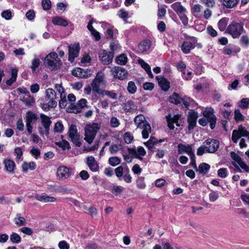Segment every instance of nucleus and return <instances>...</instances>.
Here are the masks:
<instances>
[{"instance_id": "obj_54", "label": "nucleus", "mask_w": 249, "mask_h": 249, "mask_svg": "<svg viewBox=\"0 0 249 249\" xmlns=\"http://www.w3.org/2000/svg\"><path fill=\"white\" fill-rule=\"evenodd\" d=\"M210 7L206 8L202 13V17L205 19H209L212 15V11L210 9Z\"/></svg>"}, {"instance_id": "obj_39", "label": "nucleus", "mask_w": 249, "mask_h": 249, "mask_svg": "<svg viewBox=\"0 0 249 249\" xmlns=\"http://www.w3.org/2000/svg\"><path fill=\"white\" fill-rule=\"evenodd\" d=\"M158 143V141L154 137H150L149 140L144 142V144L149 149L152 150Z\"/></svg>"}, {"instance_id": "obj_43", "label": "nucleus", "mask_w": 249, "mask_h": 249, "mask_svg": "<svg viewBox=\"0 0 249 249\" xmlns=\"http://www.w3.org/2000/svg\"><path fill=\"white\" fill-rule=\"evenodd\" d=\"M18 74V70L16 69H13L12 70V75L10 79L6 81L7 85L11 86L12 84L16 81Z\"/></svg>"}, {"instance_id": "obj_18", "label": "nucleus", "mask_w": 249, "mask_h": 249, "mask_svg": "<svg viewBox=\"0 0 249 249\" xmlns=\"http://www.w3.org/2000/svg\"><path fill=\"white\" fill-rule=\"evenodd\" d=\"M231 158L240 166V167L244 169L246 172L249 171V167L248 165L242 160L239 156L233 152L231 153Z\"/></svg>"}, {"instance_id": "obj_53", "label": "nucleus", "mask_w": 249, "mask_h": 249, "mask_svg": "<svg viewBox=\"0 0 249 249\" xmlns=\"http://www.w3.org/2000/svg\"><path fill=\"white\" fill-rule=\"evenodd\" d=\"M1 17L6 20H10L12 18V13L10 10L3 11L1 14Z\"/></svg>"}, {"instance_id": "obj_42", "label": "nucleus", "mask_w": 249, "mask_h": 249, "mask_svg": "<svg viewBox=\"0 0 249 249\" xmlns=\"http://www.w3.org/2000/svg\"><path fill=\"white\" fill-rule=\"evenodd\" d=\"M169 101L171 103L175 104H178L180 103L182 101V98L179 95L176 93H174L171 96L169 97Z\"/></svg>"}, {"instance_id": "obj_20", "label": "nucleus", "mask_w": 249, "mask_h": 249, "mask_svg": "<svg viewBox=\"0 0 249 249\" xmlns=\"http://www.w3.org/2000/svg\"><path fill=\"white\" fill-rule=\"evenodd\" d=\"M87 164L92 172H97L99 169V164L93 156L88 157L86 159Z\"/></svg>"}, {"instance_id": "obj_45", "label": "nucleus", "mask_w": 249, "mask_h": 249, "mask_svg": "<svg viewBox=\"0 0 249 249\" xmlns=\"http://www.w3.org/2000/svg\"><path fill=\"white\" fill-rule=\"evenodd\" d=\"M55 144L64 150L66 149L69 150L71 148L69 142L65 140H63L62 141L56 142Z\"/></svg>"}, {"instance_id": "obj_47", "label": "nucleus", "mask_w": 249, "mask_h": 249, "mask_svg": "<svg viewBox=\"0 0 249 249\" xmlns=\"http://www.w3.org/2000/svg\"><path fill=\"white\" fill-rule=\"evenodd\" d=\"M238 106L242 109H246L249 107V98H243L238 103Z\"/></svg>"}, {"instance_id": "obj_50", "label": "nucleus", "mask_w": 249, "mask_h": 249, "mask_svg": "<svg viewBox=\"0 0 249 249\" xmlns=\"http://www.w3.org/2000/svg\"><path fill=\"white\" fill-rule=\"evenodd\" d=\"M137 87L134 82L130 81L128 83L127 90L129 93L134 94L137 91Z\"/></svg>"}, {"instance_id": "obj_26", "label": "nucleus", "mask_w": 249, "mask_h": 249, "mask_svg": "<svg viewBox=\"0 0 249 249\" xmlns=\"http://www.w3.org/2000/svg\"><path fill=\"white\" fill-rule=\"evenodd\" d=\"M202 5L199 4H195L192 6L191 12L195 17L201 18L202 17Z\"/></svg>"}, {"instance_id": "obj_48", "label": "nucleus", "mask_w": 249, "mask_h": 249, "mask_svg": "<svg viewBox=\"0 0 249 249\" xmlns=\"http://www.w3.org/2000/svg\"><path fill=\"white\" fill-rule=\"evenodd\" d=\"M121 162V159L116 156L110 157L108 159L109 164L112 166H116L119 165Z\"/></svg>"}, {"instance_id": "obj_16", "label": "nucleus", "mask_w": 249, "mask_h": 249, "mask_svg": "<svg viewBox=\"0 0 249 249\" xmlns=\"http://www.w3.org/2000/svg\"><path fill=\"white\" fill-rule=\"evenodd\" d=\"M56 174L57 178L62 180L68 178L71 175L70 169L64 166L58 167Z\"/></svg>"}, {"instance_id": "obj_29", "label": "nucleus", "mask_w": 249, "mask_h": 249, "mask_svg": "<svg viewBox=\"0 0 249 249\" xmlns=\"http://www.w3.org/2000/svg\"><path fill=\"white\" fill-rule=\"evenodd\" d=\"M124 108L127 111L134 113L138 109V107L134 102L129 100L124 104Z\"/></svg>"}, {"instance_id": "obj_17", "label": "nucleus", "mask_w": 249, "mask_h": 249, "mask_svg": "<svg viewBox=\"0 0 249 249\" xmlns=\"http://www.w3.org/2000/svg\"><path fill=\"white\" fill-rule=\"evenodd\" d=\"M100 59L104 64H108L111 62L113 54L105 50L102 51L99 54Z\"/></svg>"}, {"instance_id": "obj_41", "label": "nucleus", "mask_w": 249, "mask_h": 249, "mask_svg": "<svg viewBox=\"0 0 249 249\" xmlns=\"http://www.w3.org/2000/svg\"><path fill=\"white\" fill-rule=\"evenodd\" d=\"M100 95L103 96H107L114 100H116L118 98L117 94L113 90H104Z\"/></svg>"}, {"instance_id": "obj_2", "label": "nucleus", "mask_w": 249, "mask_h": 249, "mask_svg": "<svg viewBox=\"0 0 249 249\" xmlns=\"http://www.w3.org/2000/svg\"><path fill=\"white\" fill-rule=\"evenodd\" d=\"M57 98L54 90L52 88L47 89L45 91V101L47 102L41 104L42 108L48 111L52 108L55 107L57 105Z\"/></svg>"}, {"instance_id": "obj_62", "label": "nucleus", "mask_w": 249, "mask_h": 249, "mask_svg": "<svg viewBox=\"0 0 249 249\" xmlns=\"http://www.w3.org/2000/svg\"><path fill=\"white\" fill-rule=\"evenodd\" d=\"M54 89L60 94V96L66 94L65 92L64 89L61 84H56L54 86Z\"/></svg>"}, {"instance_id": "obj_1", "label": "nucleus", "mask_w": 249, "mask_h": 249, "mask_svg": "<svg viewBox=\"0 0 249 249\" xmlns=\"http://www.w3.org/2000/svg\"><path fill=\"white\" fill-rule=\"evenodd\" d=\"M107 82L104 73L98 72L90 84V89L95 94L100 95L106 87Z\"/></svg>"}, {"instance_id": "obj_25", "label": "nucleus", "mask_w": 249, "mask_h": 249, "mask_svg": "<svg viewBox=\"0 0 249 249\" xmlns=\"http://www.w3.org/2000/svg\"><path fill=\"white\" fill-rule=\"evenodd\" d=\"M35 197L36 199L43 203L53 202L56 201L54 197L49 196L45 194H36Z\"/></svg>"}, {"instance_id": "obj_34", "label": "nucleus", "mask_w": 249, "mask_h": 249, "mask_svg": "<svg viewBox=\"0 0 249 249\" xmlns=\"http://www.w3.org/2000/svg\"><path fill=\"white\" fill-rule=\"evenodd\" d=\"M21 100L27 106H31L33 105L35 102V99L30 93L25 95L22 98Z\"/></svg>"}, {"instance_id": "obj_57", "label": "nucleus", "mask_w": 249, "mask_h": 249, "mask_svg": "<svg viewBox=\"0 0 249 249\" xmlns=\"http://www.w3.org/2000/svg\"><path fill=\"white\" fill-rule=\"evenodd\" d=\"M201 3L204 4L207 7H213L215 5V0H200Z\"/></svg>"}, {"instance_id": "obj_37", "label": "nucleus", "mask_w": 249, "mask_h": 249, "mask_svg": "<svg viewBox=\"0 0 249 249\" xmlns=\"http://www.w3.org/2000/svg\"><path fill=\"white\" fill-rule=\"evenodd\" d=\"M223 5L227 8H231L235 6L238 3L239 0H222Z\"/></svg>"}, {"instance_id": "obj_8", "label": "nucleus", "mask_w": 249, "mask_h": 249, "mask_svg": "<svg viewBox=\"0 0 249 249\" xmlns=\"http://www.w3.org/2000/svg\"><path fill=\"white\" fill-rule=\"evenodd\" d=\"M40 119L41 124L44 129L42 127H40L39 128V133L42 136L44 135H48L49 134L50 127L52 124L51 118L45 115L41 114Z\"/></svg>"}, {"instance_id": "obj_27", "label": "nucleus", "mask_w": 249, "mask_h": 249, "mask_svg": "<svg viewBox=\"0 0 249 249\" xmlns=\"http://www.w3.org/2000/svg\"><path fill=\"white\" fill-rule=\"evenodd\" d=\"M171 7L178 15H182L187 12L186 9L179 2L174 3L171 5Z\"/></svg>"}, {"instance_id": "obj_12", "label": "nucleus", "mask_w": 249, "mask_h": 249, "mask_svg": "<svg viewBox=\"0 0 249 249\" xmlns=\"http://www.w3.org/2000/svg\"><path fill=\"white\" fill-rule=\"evenodd\" d=\"M203 144L206 147V152L210 153H214L218 149L219 142L218 141L208 139L204 142Z\"/></svg>"}, {"instance_id": "obj_51", "label": "nucleus", "mask_w": 249, "mask_h": 249, "mask_svg": "<svg viewBox=\"0 0 249 249\" xmlns=\"http://www.w3.org/2000/svg\"><path fill=\"white\" fill-rule=\"evenodd\" d=\"M136 184L138 188L143 189L146 185L144 182V178L142 177H139L136 180Z\"/></svg>"}, {"instance_id": "obj_7", "label": "nucleus", "mask_w": 249, "mask_h": 249, "mask_svg": "<svg viewBox=\"0 0 249 249\" xmlns=\"http://www.w3.org/2000/svg\"><path fill=\"white\" fill-rule=\"evenodd\" d=\"M68 133L71 141L76 146L80 147L81 145V142L76 126L74 124H71L69 127Z\"/></svg>"}, {"instance_id": "obj_38", "label": "nucleus", "mask_w": 249, "mask_h": 249, "mask_svg": "<svg viewBox=\"0 0 249 249\" xmlns=\"http://www.w3.org/2000/svg\"><path fill=\"white\" fill-rule=\"evenodd\" d=\"M31 66L30 67L33 71H35L38 68L40 64V61L36 54H34V58L32 60Z\"/></svg>"}, {"instance_id": "obj_33", "label": "nucleus", "mask_w": 249, "mask_h": 249, "mask_svg": "<svg viewBox=\"0 0 249 249\" xmlns=\"http://www.w3.org/2000/svg\"><path fill=\"white\" fill-rule=\"evenodd\" d=\"M52 22L55 25H60L64 27L67 26L68 24L67 20L59 17H56L53 18Z\"/></svg>"}, {"instance_id": "obj_63", "label": "nucleus", "mask_w": 249, "mask_h": 249, "mask_svg": "<svg viewBox=\"0 0 249 249\" xmlns=\"http://www.w3.org/2000/svg\"><path fill=\"white\" fill-rule=\"evenodd\" d=\"M218 176L222 178H225L227 177L228 173L226 168H222L217 171Z\"/></svg>"}, {"instance_id": "obj_36", "label": "nucleus", "mask_w": 249, "mask_h": 249, "mask_svg": "<svg viewBox=\"0 0 249 249\" xmlns=\"http://www.w3.org/2000/svg\"><path fill=\"white\" fill-rule=\"evenodd\" d=\"M37 118L35 113L31 112H28L27 113L26 124H35L37 121Z\"/></svg>"}, {"instance_id": "obj_60", "label": "nucleus", "mask_w": 249, "mask_h": 249, "mask_svg": "<svg viewBox=\"0 0 249 249\" xmlns=\"http://www.w3.org/2000/svg\"><path fill=\"white\" fill-rule=\"evenodd\" d=\"M15 224L18 226H22L25 224V219L22 217H17L14 218Z\"/></svg>"}, {"instance_id": "obj_5", "label": "nucleus", "mask_w": 249, "mask_h": 249, "mask_svg": "<svg viewBox=\"0 0 249 249\" xmlns=\"http://www.w3.org/2000/svg\"><path fill=\"white\" fill-rule=\"evenodd\" d=\"M59 60L57 54L55 52L49 53L45 58L44 63L45 66L50 69L54 70L57 68Z\"/></svg>"}, {"instance_id": "obj_61", "label": "nucleus", "mask_w": 249, "mask_h": 249, "mask_svg": "<svg viewBox=\"0 0 249 249\" xmlns=\"http://www.w3.org/2000/svg\"><path fill=\"white\" fill-rule=\"evenodd\" d=\"M124 139L126 143L129 144L132 142L133 137L129 132H126L124 135Z\"/></svg>"}, {"instance_id": "obj_4", "label": "nucleus", "mask_w": 249, "mask_h": 249, "mask_svg": "<svg viewBox=\"0 0 249 249\" xmlns=\"http://www.w3.org/2000/svg\"><path fill=\"white\" fill-rule=\"evenodd\" d=\"M213 110H205L203 113V116L206 118H201L198 120V123L200 125L205 126L209 122L210 123V127L213 129L215 126L216 118L215 115L212 112Z\"/></svg>"}, {"instance_id": "obj_58", "label": "nucleus", "mask_w": 249, "mask_h": 249, "mask_svg": "<svg viewBox=\"0 0 249 249\" xmlns=\"http://www.w3.org/2000/svg\"><path fill=\"white\" fill-rule=\"evenodd\" d=\"M124 190V188L121 186H114L111 189V192L116 196L120 195Z\"/></svg>"}, {"instance_id": "obj_21", "label": "nucleus", "mask_w": 249, "mask_h": 249, "mask_svg": "<svg viewBox=\"0 0 249 249\" xmlns=\"http://www.w3.org/2000/svg\"><path fill=\"white\" fill-rule=\"evenodd\" d=\"M178 153L179 154H182L183 153H186L190 156L192 155V154H194L192 150V146L191 145H184L182 143H179L178 144Z\"/></svg>"}, {"instance_id": "obj_64", "label": "nucleus", "mask_w": 249, "mask_h": 249, "mask_svg": "<svg viewBox=\"0 0 249 249\" xmlns=\"http://www.w3.org/2000/svg\"><path fill=\"white\" fill-rule=\"evenodd\" d=\"M138 63L146 71V72L151 69L150 66L142 59H139Z\"/></svg>"}, {"instance_id": "obj_46", "label": "nucleus", "mask_w": 249, "mask_h": 249, "mask_svg": "<svg viewBox=\"0 0 249 249\" xmlns=\"http://www.w3.org/2000/svg\"><path fill=\"white\" fill-rule=\"evenodd\" d=\"M184 106L189 108L190 107H193L194 106L195 102L191 99L190 97H185L184 98H182V101Z\"/></svg>"}, {"instance_id": "obj_35", "label": "nucleus", "mask_w": 249, "mask_h": 249, "mask_svg": "<svg viewBox=\"0 0 249 249\" xmlns=\"http://www.w3.org/2000/svg\"><path fill=\"white\" fill-rule=\"evenodd\" d=\"M115 61L118 64L124 65L128 62V57L125 54L122 53L116 58Z\"/></svg>"}, {"instance_id": "obj_59", "label": "nucleus", "mask_w": 249, "mask_h": 249, "mask_svg": "<svg viewBox=\"0 0 249 249\" xmlns=\"http://www.w3.org/2000/svg\"><path fill=\"white\" fill-rule=\"evenodd\" d=\"M234 119L236 122L242 121L244 119V116L239 109H235L234 111Z\"/></svg>"}, {"instance_id": "obj_6", "label": "nucleus", "mask_w": 249, "mask_h": 249, "mask_svg": "<svg viewBox=\"0 0 249 249\" xmlns=\"http://www.w3.org/2000/svg\"><path fill=\"white\" fill-rule=\"evenodd\" d=\"M243 25L241 23L232 22L228 26V32L233 38L238 37L243 32Z\"/></svg>"}, {"instance_id": "obj_22", "label": "nucleus", "mask_w": 249, "mask_h": 249, "mask_svg": "<svg viewBox=\"0 0 249 249\" xmlns=\"http://www.w3.org/2000/svg\"><path fill=\"white\" fill-rule=\"evenodd\" d=\"M129 152L130 154L134 155L137 159L142 160L140 156H144L146 154V151L143 147L139 146L138 147L137 150L132 148L129 149Z\"/></svg>"}, {"instance_id": "obj_23", "label": "nucleus", "mask_w": 249, "mask_h": 249, "mask_svg": "<svg viewBox=\"0 0 249 249\" xmlns=\"http://www.w3.org/2000/svg\"><path fill=\"white\" fill-rule=\"evenodd\" d=\"M157 79L161 89L164 91H167L170 88V82L162 76H157Z\"/></svg>"}, {"instance_id": "obj_24", "label": "nucleus", "mask_w": 249, "mask_h": 249, "mask_svg": "<svg viewBox=\"0 0 249 249\" xmlns=\"http://www.w3.org/2000/svg\"><path fill=\"white\" fill-rule=\"evenodd\" d=\"M5 169L9 174H14L16 167L14 161L10 159H5L3 161Z\"/></svg>"}, {"instance_id": "obj_9", "label": "nucleus", "mask_w": 249, "mask_h": 249, "mask_svg": "<svg viewBox=\"0 0 249 249\" xmlns=\"http://www.w3.org/2000/svg\"><path fill=\"white\" fill-rule=\"evenodd\" d=\"M87 103V100L81 99L76 104H70L67 108V111L69 113H78L81 111L83 108L86 107Z\"/></svg>"}, {"instance_id": "obj_49", "label": "nucleus", "mask_w": 249, "mask_h": 249, "mask_svg": "<svg viewBox=\"0 0 249 249\" xmlns=\"http://www.w3.org/2000/svg\"><path fill=\"white\" fill-rule=\"evenodd\" d=\"M10 239L11 242L14 244H18L21 242V240L20 236L16 232H13L11 234Z\"/></svg>"}, {"instance_id": "obj_13", "label": "nucleus", "mask_w": 249, "mask_h": 249, "mask_svg": "<svg viewBox=\"0 0 249 249\" xmlns=\"http://www.w3.org/2000/svg\"><path fill=\"white\" fill-rule=\"evenodd\" d=\"M111 71L115 78L120 80H124L127 77L128 73L127 71L124 69L120 67L112 68Z\"/></svg>"}, {"instance_id": "obj_19", "label": "nucleus", "mask_w": 249, "mask_h": 249, "mask_svg": "<svg viewBox=\"0 0 249 249\" xmlns=\"http://www.w3.org/2000/svg\"><path fill=\"white\" fill-rule=\"evenodd\" d=\"M231 158L240 166V167L244 169L246 172L249 171V167L248 165L242 160L239 156L233 152L231 153Z\"/></svg>"}, {"instance_id": "obj_15", "label": "nucleus", "mask_w": 249, "mask_h": 249, "mask_svg": "<svg viewBox=\"0 0 249 249\" xmlns=\"http://www.w3.org/2000/svg\"><path fill=\"white\" fill-rule=\"evenodd\" d=\"M198 117V114L196 112L192 110L189 112L187 122L188 123V129L189 130H192L195 128Z\"/></svg>"}, {"instance_id": "obj_44", "label": "nucleus", "mask_w": 249, "mask_h": 249, "mask_svg": "<svg viewBox=\"0 0 249 249\" xmlns=\"http://www.w3.org/2000/svg\"><path fill=\"white\" fill-rule=\"evenodd\" d=\"M36 166V163L34 162H30L27 163L24 162L22 165V170L24 172L27 171L28 170H33L35 169Z\"/></svg>"}, {"instance_id": "obj_14", "label": "nucleus", "mask_w": 249, "mask_h": 249, "mask_svg": "<svg viewBox=\"0 0 249 249\" xmlns=\"http://www.w3.org/2000/svg\"><path fill=\"white\" fill-rule=\"evenodd\" d=\"M80 47L79 43H74L69 46V58L71 62L78 56Z\"/></svg>"}, {"instance_id": "obj_30", "label": "nucleus", "mask_w": 249, "mask_h": 249, "mask_svg": "<svg viewBox=\"0 0 249 249\" xmlns=\"http://www.w3.org/2000/svg\"><path fill=\"white\" fill-rule=\"evenodd\" d=\"M140 128L142 129V134L143 138H148L149 134L151 132V127L150 124L148 123H145V124H142V126Z\"/></svg>"}, {"instance_id": "obj_52", "label": "nucleus", "mask_w": 249, "mask_h": 249, "mask_svg": "<svg viewBox=\"0 0 249 249\" xmlns=\"http://www.w3.org/2000/svg\"><path fill=\"white\" fill-rule=\"evenodd\" d=\"M60 100L59 101V106L61 108H64L67 105L68 102L66 99V94L60 96Z\"/></svg>"}, {"instance_id": "obj_28", "label": "nucleus", "mask_w": 249, "mask_h": 249, "mask_svg": "<svg viewBox=\"0 0 249 249\" xmlns=\"http://www.w3.org/2000/svg\"><path fill=\"white\" fill-rule=\"evenodd\" d=\"M240 51L239 47L234 46L225 47L223 49V53L229 55H235Z\"/></svg>"}, {"instance_id": "obj_32", "label": "nucleus", "mask_w": 249, "mask_h": 249, "mask_svg": "<svg viewBox=\"0 0 249 249\" xmlns=\"http://www.w3.org/2000/svg\"><path fill=\"white\" fill-rule=\"evenodd\" d=\"M134 123L138 128L142 127V124H145V123H148L145 121L144 117L142 115H137L134 119Z\"/></svg>"}, {"instance_id": "obj_55", "label": "nucleus", "mask_w": 249, "mask_h": 249, "mask_svg": "<svg viewBox=\"0 0 249 249\" xmlns=\"http://www.w3.org/2000/svg\"><path fill=\"white\" fill-rule=\"evenodd\" d=\"M118 15L122 19H123L125 22H126L127 19L129 17L128 13L124 9H121L118 11Z\"/></svg>"}, {"instance_id": "obj_56", "label": "nucleus", "mask_w": 249, "mask_h": 249, "mask_svg": "<svg viewBox=\"0 0 249 249\" xmlns=\"http://www.w3.org/2000/svg\"><path fill=\"white\" fill-rule=\"evenodd\" d=\"M64 129L63 124L60 122H57L55 123L53 128V131L55 133H61Z\"/></svg>"}, {"instance_id": "obj_11", "label": "nucleus", "mask_w": 249, "mask_h": 249, "mask_svg": "<svg viewBox=\"0 0 249 249\" xmlns=\"http://www.w3.org/2000/svg\"><path fill=\"white\" fill-rule=\"evenodd\" d=\"M241 137H245L248 140L249 138V132L247 131L245 127L242 125H240L238 127V130H234L232 133L231 139L234 143H237L238 140Z\"/></svg>"}, {"instance_id": "obj_10", "label": "nucleus", "mask_w": 249, "mask_h": 249, "mask_svg": "<svg viewBox=\"0 0 249 249\" xmlns=\"http://www.w3.org/2000/svg\"><path fill=\"white\" fill-rule=\"evenodd\" d=\"M197 44V39L195 37H191L184 41L181 46V49L184 53H190L191 50L195 48Z\"/></svg>"}, {"instance_id": "obj_3", "label": "nucleus", "mask_w": 249, "mask_h": 249, "mask_svg": "<svg viewBox=\"0 0 249 249\" xmlns=\"http://www.w3.org/2000/svg\"><path fill=\"white\" fill-rule=\"evenodd\" d=\"M100 127V124L98 123L88 124L85 127L84 140L89 144L93 142Z\"/></svg>"}, {"instance_id": "obj_31", "label": "nucleus", "mask_w": 249, "mask_h": 249, "mask_svg": "<svg viewBox=\"0 0 249 249\" xmlns=\"http://www.w3.org/2000/svg\"><path fill=\"white\" fill-rule=\"evenodd\" d=\"M151 46V42L149 40H144L142 41L138 45L139 50L145 52L148 50Z\"/></svg>"}, {"instance_id": "obj_40", "label": "nucleus", "mask_w": 249, "mask_h": 249, "mask_svg": "<svg viewBox=\"0 0 249 249\" xmlns=\"http://www.w3.org/2000/svg\"><path fill=\"white\" fill-rule=\"evenodd\" d=\"M210 168V166L208 164L202 163L198 166V168H197V170H196V171L200 173L206 174Z\"/></svg>"}]
</instances>
